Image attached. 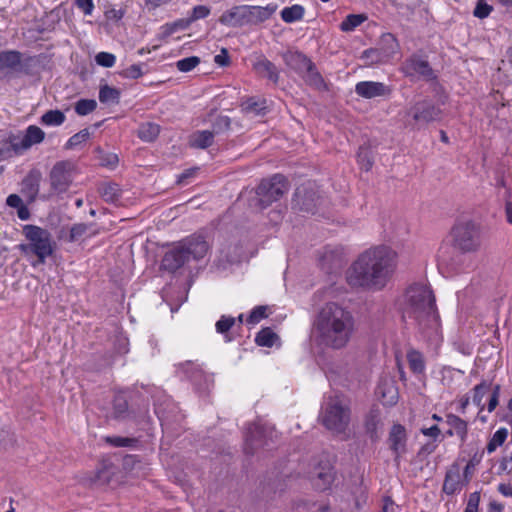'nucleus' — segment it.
<instances>
[{
    "label": "nucleus",
    "instance_id": "nucleus-20",
    "mask_svg": "<svg viewBox=\"0 0 512 512\" xmlns=\"http://www.w3.org/2000/svg\"><path fill=\"white\" fill-rule=\"evenodd\" d=\"M464 483L461 481L460 468L453 464L445 474L442 491L447 495H454L461 491Z\"/></svg>",
    "mask_w": 512,
    "mask_h": 512
},
{
    "label": "nucleus",
    "instance_id": "nucleus-50",
    "mask_svg": "<svg viewBox=\"0 0 512 512\" xmlns=\"http://www.w3.org/2000/svg\"><path fill=\"white\" fill-rule=\"evenodd\" d=\"M231 127V119L228 116L219 115L215 118V120L212 123V130L213 135H219L223 132H226Z\"/></svg>",
    "mask_w": 512,
    "mask_h": 512
},
{
    "label": "nucleus",
    "instance_id": "nucleus-22",
    "mask_svg": "<svg viewBox=\"0 0 512 512\" xmlns=\"http://www.w3.org/2000/svg\"><path fill=\"white\" fill-rule=\"evenodd\" d=\"M376 394L381 398L384 405L392 406L397 403L398 390L392 380H381L376 388Z\"/></svg>",
    "mask_w": 512,
    "mask_h": 512
},
{
    "label": "nucleus",
    "instance_id": "nucleus-55",
    "mask_svg": "<svg viewBox=\"0 0 512 512\" xmlns=\"http://www.w3.org/2000/svg\"><path fill=\"white\" fill-rule=\"evenodd\" d=\"M89 225L85 223H76L74 224L69 233L68 241L69 242H76L78 241L82 236H84L88 231Z\"/></svg>",
    "mask_w": 512,
    "mask_h": 512
},
{
    "label": "nucleus",
    "instance_id": "nucleus-7",
    "mask_svg": "<svg viewBox=\"0 0 512 512\" xmlns=\"http://www.w3.org/2000/svg\"><path fill=\"white\" fill-rule=\"evenodd\" d=\"M277 439L278 433L273 425L260 422L250 424L245 434V453L254 455L260 449H270Z\"/></svg>",
    "mask_w": 512,
    "mask_h": 512
},
{
    "label": "nucleus",
    "instance_id": "nucleus-59",
    "mask_svg": "<svg viewBox=\"0 0 512 512\" xmlns=\"http://www.w3.org/2000/svg\"><path fill=\"white\" fill-rule=\"evenodd\" d=\"M266 316H267L266 307L265 306H257L250 313L249 317L247 318V322L250 324H256L260 320L265 318Z\"/></svg>",
    "mask_w": 512,
    "mask_h": 512
},
{
    "label": "nucleus",
    "instance_id": "nucleus-1",
    "mask_svg": "<svg viewBox=\"0 0 512 512\" xmlns=\"http://www.w3.org/2000/svg\"><path fill=\"white\" fill-rule=\"evenodd\" d=\"M397 266V254L387 246L364 251L352 264L347 281L353 287L381 290Z\"/></svg>",
    "mask_w": 512,
    "mask_h": 512
},
{
    "label": "nucleus",
    "instance_id": "nucleus-19",
    "mask_svg": "<svg viewBox=\"0 0 512 512\" xmlns=\"http://www.w3.org/2000/svg\"><path fill=\"white\" fill-rule=\"evenodd\" d=\"M222 25L229 27H241L249 24L248 5L234 6L225 11L219 18Z\"/></svg>",
    "mask_w": 512,
    "mask_h": 512
},
{
    "label": "nucleus",
    "instance_id": "nucleus-4",
    "mask_svg": "<svg viewBox=\"0 0 512 512\" xmlns=\"http://www.w3.org/2000/svg\"><path fill=\"white\" fill-rule=\"evenodd\" d=\"M22 234L27 243H20L18 249L25 256L34 255L37 257V262L33 266L44 264L46 259L54 253L55 242L52 234L47 229L26 224L22 227Z\"/></svg>",
    "mask_w": 512,
    "mask_h": 512
},
{
    "label": "nucleus",
    "instance_id": "nucleus-53",
    "mask_svg": "<svg viewBox=\"0 0 512 512\" xmlns=\"http://www.w3.org/2000/svg\"><path fill=\"white\" fill-rule=\"evenodd\" d=\"M493 10V6L488 4L486 0H477L476 6L473 10V16L478 19H485Z\"/></svg>",
    "mask_w": 512,
    "mask_h": 512
},
{
    "label": "nucleus",
    "instance_id": "nucleus-16",
    "mask_svg": "<svg viewBox=\"0 0 512 512\" xmlns=\"http://www.w3.org/2000/svg\"><path fill=\"white\" fill-rule=\"evenodd\" d=\"M22 153L19 146V134L8 130H0V161Z\"/></svg>",
    "mask_w": 512,
    "mask_h": 512
},
{
    "label": "nucleus",
    "instance_id": "nucleus-17",
    "mask_svg": "<svg viewBox=\"0 0 512 512\" xmlns=\"http://www.w3.org/2000/svg\"><path fill=\"white\" fill-rule=\"evenodd\" d=\"M42 175L38 170H31L21 182V194L25 198L27 204L36 201L41 183Z\"/></svg>",
    "mask_w": 512,
    "mask_h": 512
},
{
    "label": "nucleus",
    "instance_id": "nucleus-24",
    "mask_svg": "<svg viewBox=\"0 0 512 512\" xmlns=\"http://www.w3.org/2000/svg\"><path fill=\"white\" fill-rule=\"evenodd\" d=\"M253 69L261 77L267 78L276 84L279 80V72L276 66L265 57H259L253 64Z\"/></svg>",
    "mask_w": 512,
    "mask_h": 512
},
{
    "label": "nucleus",
    "instance_id": "nucleus-58",
    "mask_svg": "<svg viewBox=\"0 0 512 512\" xmlns=\"http://www.w3.org/2000/svg\"><path fill=\"white\" fill-rule=\"evenodd\" d=\"M210 14L209 7L205 5H197L192 9L191 16L188 17L189 22L192 24L193 22L204 19Z\"/></svg>",
    "mask_w": 512,
    "mask_h": 512
},
{
    "label": "nucleus",
    "instance_id": "nucleus-54",
    "mask_svg": "<svg viewBox=\"0 0 512 512\" xmlns=\"http://www.w3.org/2000/svg\"><path fill=\"white\" fill-rule=\"evenodd\" d=\"M200 63V58L197 56H190L180 59L176 62V67L181 72H189L193 70Z\"/></svg>",
    "mask_w": 512,
    "mask_h": 512
},
{
    "label": "nucleus",
    "instance_id": "nucleus-18",
    "mask_svg": "<svg viewBox=\"0 0 512 512\" xmlns=\"http://www.w3.org/2000/svg\"><path fill=\"white\" fill-rule=\"evenodd\" d=\"M293 202L300 211L314 214L318 206L319 197L314 190L300 187L297 188L294 194Z\"/></svg>",
    "mask_w": 512,
    "mask_h": 512
},
{
    "label": "nucleus",
    "instance_id": "nucleus-38",
    "mask_svg": "<svg viewBox=\"0 0 512 512\" xmlns=\"http://www.w3.org/2000/svg\"><path fill=\"white\" fill-rule=\"evenodd\" d=\"M305 9L303 6L295 4L285 7L281 10V18L286 23H293L303 18Z\"/></svg>",
    "mask_w": 512,
    "mask_h": 512
},
{
    "label": "nucleus",
    "instance_id": "nucleus-3",
    "mask_svg": "<svg viewBox=\"0 0 512 512\" xmlns=\"http://www.w3.org/2000/svg\"><path fill=\"white\" fill-rule=\"evenodd\" d=\"M402 318L413 320L419 331L428 337L438 334L440 319L435 297L426 285L413 284L407 289L402 306Z\"/></svg>",
    "mask_w": 512,
    "mask_h": 512
},
{
    "label": "nucleus",
    "instance_id": "nucleus-32",
    "mask_svg": "<svg viewBox=\"0 0 512 512\" xmlns=\"http://www.w3.org/2000/svg\"><path fill=\"white\" fill-rule=\"evenodd\" d=\"M407 361L409 369L416 376L423 375L425 372L426 364L424 356L421 352L415 349H410L407 352Z\"/></svg>",
    "mask_w": 512,
    "mask_h": 512
},
{
    "label": "nucleus",
    "instance_id": "nucleus-52",
    "mask_svg": "<svg viewBox=\"0 0 512 512\" xmlns=\"http://www.w3.org/2000/svg\"><path fill=\"white\" fill-rule=\"evenodd\" d=\"M105 442L113 447H132L137 443V439L122 436H107Z\"/></svg>",
    "mask_w": 512,
    "mask_h": 512
},
{
    "label": "nucleus",
    "instance_id": "nucleus-31",
    "mask_svg": "<svg viewBox=\"0 0 512 512\" xmlns=\"http://www.w3.org/2000/svg\"><path fill=\"white\" fill-rule=\"evenodd\" d=\"M21 52L17 50H7L0 52V72L9 69L16 72L20 63Z\"/></svg>",
    "mask_w": 512,
    "mask_h": 512
},
{
    "label": "nucleus",
    "instance_id": "nucleus-61",
    "mask_svg": "<svg viewBox=\"0 0 512 512\" xmlns=\"http://www.w3.org/2000/svg\"><path fill=\"white\" fill-rule=\"evenodd\" d=\"M480 503V492L476 491L469 495V499L464 511L466 512H478Z\"/></svg>",
    "mask_w": 512,
    "mask_h": 512
},
{
    "label": "nucleus",
    "instance_id": "nucleus-33",
    "mask_svg": "<svg viewBox=\"0 0 512 512\" xmlns=\"http://www.w3.org/2000/svg\"><path fill=\"white\" fill-rule=\"evenodd\" d=\"M446 423L454 430L462 442L467 438L468 425L465 420L454 414H448L446 416Z\"/></svg>",
    "mask_w": 512,
    "mask_h": 512
},
{
    "label": "nucleus",
    "instance_id": "nucleus-60",
    "mask_svg": "<svg viewBox=\"0 0 512 512\" xmlns=\"http://www.w3.org/2000/svg\"><path fill=\"white\" fill-rule=\"evenodd\" d=\"M142 69L141 66L138 64H133L129 66L128 68L121 71L120 75L124 78L129 79H137L142 76Z\"/></svg>",
    "mask_w": 512,
    "mask_h": 512
},
{
    "label": "nucleus",
    "instance_id": "nucleus-14",
    "mask_svg": "<svg viewBox=\"0 0 512 512\" xmlns=\"http://www.w3.org/2000/svg\"><path fill=\"white\" fill-rule=\"evenodd\" d=\"M407 440L406 428L399 423L393 424L389 431L387 444L395 461H398L407 452Z\"/></svg>",
    "mask_w": 512,
    "mask_h": 512
},
{
    "label": "nucleus",
    "instance_id": "nucleus-51",
    "mask_svg": "<svg viewBox=\"0 0 512 512\" xmlns=\"http://www.w3.org/2000/svg\"><path fill=\"white\" fill-rule=\"evenodd\" d=\"M358 163L362 169L369 171L373 165L371 151L368 147L361 146L357 153Z\"/></svg>",
    "mask_w": 512,
    "mask_h": 512
},
{
    "label": "nucleus",
    "instance_id": "nucleus-46",
    "mask_svg": "<svg viewBox=\"0 0 512 512\" xmlns=\"http://www.w3.org/2000/svg\"><path fill=\"white\" fill-rule=\"evenodd\" d=\"M114 474V468L110 464H103L100 469L97 470L94 482L99 485L108 484Z\"/></svg>",
    "mask_w": 512,
    "mask_h": 512
},
{
    "label": "nucleus",
    "instance_id": "nucleus-57",
    "mask_svg": "<svg viewBox=\"0 0 512 512\" xmlns=\"http://www.w3.org/2000/svg\"><path fill=\"white\" fill-rule=\"evenodd\" d=\"M235 324V318L231 316H221V318L216 322V331L218 333L224 334L231 329V327Z\"/></svg>",
    "mask_w": 512,
    "mask_h": 512
},
{
    "label": "nucleus",
    "instance_id": "nucleus-44",
    "mask_svg": "<svg viewBox=\"0 0 512 512\" xmlns=\"http://www.w3.org/2000/svg\"><path fill=\"white\" fill-rule=\"evenodd\" d=\"M491 385L488 382H482L473 389V403L481 410L484 408L483 398L490 392Z\"/></svg>",
    "mask_w": 512,
    "mask_h": 512
},
{
    "label": "nucleus",
    "instance_id": "nucleus-21",
    "mask_svg": "<svg viewBox=\"0 0 512 512\" xmlns=\"http://www.w3.org/2000/svg\"><path fill=\"white\" fill-rule=\"evenodd\" d=\"M286 65L299 75H304L307 69H311L312 61L305 54L295 51L288 52L284 56Z\"/></svg>",
    "mask_w": 512,
    "mask_h": 512
},
{
    "label": "nucleus",
    "instance_id": "nucleus-49",
    "mask_svg": "<svg viewBox=\"0 0 512 512\" xmlns=\"http://www.w3.org/2000/svg\"><path fill=\"white\" fill-rule=\"evenodd\" d=\"M180 368L183 369L184 374L194 383L198 382L203 377V373L199 365L193 362L181 364Z\"/></svg>",
    "mask_w": 512,
    "mask_h": 512
},
{
    "label": "nucleus",
    "instance_id": "nucleus-41",
    "mask_svg": "<svg viewBox=\"0 0 512 512\" xmlns=\"http://www.w3.org/2000/svg\"><path fill=\"white\" fill-rule=\"evenodd\" d=\"M120 99V91L109 85H103L99 90V101L101 103H118Z\"/></svg>",
    "mask_w": 512,
    "mask_h": 512
},
{
    "label": "nucleus",
    "instance_id": "nucleus-30",
    "mask_svg": "<svg viewBox=\"0 0 512 512\" xmlns=\"http://www.w3.org/2000/svg\"><path fill=\"white\" fill-rule=\"evenodd\" d=\"M214 137L210 130H197L189 137V144L196 149H206L213 144Z\"/></svg>",
    "mask_w": 512,
    "mask_h": 512
},
{
    "label": "nucleus",
    "instance_id": "nucleus-11",
    "mask_svg": "<svg viewBox=\"0 0 512 512\" xmlns=\"http://www.w3.org/2000/svg\"><path fill=\"white\" fill-rule=\"evenodd\" d=\"M400 71L408 78L414 80L434 81L437 74L431 67L426 56L413 53L401 64Z\"/></svg>",
    "mask_w": 512,
    "mask_h": 512
},
{
    "label": "nucleus",
    "instance_id": "nucleus-37",
    "mask_svg": "<svg viewBox=\"0 0 512 512\" xmlns=\"http://www.w3.org/2000/svg\"><path fill=\"white\" fill-rule=\"evenodd\" d=\"M66 120L65 114L58 110H48L40 118V123L44 126H60Z\"/></svg>",
    "mask_w": 512,
    "mask_h": 512
},
{
    "label": "nucleus",
    "instance_id": "nucleus-40",
    "mask_svg": "<svg viewBox=\"0 0 512 512\" xmlns=\"http://www.w3.org/2000/svg\"><path fill=\"white\" fill-rule=\"evenodd\" d=\"M99 192L103 200L108 203H115L120 198V189L115 183L103 184Z\"/></svg>",
    "mask_w": 512,
    "mask_h": 512
},
{
    "label": "nucleus",
    "instance_id": "nucleus-42",
    "mask_svg": "<svg viewBox=\"0 0 512 512\" xmlns=\"http://www.w3.org/2000/svg\"><path fill=\"white\" fill-rule=\"evenodd\" d=\"M278 339L276 333H274L269 327L261 329L255 338V342L259 346L272 347L275 341Z\"/></svg>",
    "mask_w": 512,
    "mask_h": 512
},
{
    "label": "nucleus",
    "instance_id": "nucleus-6",
    "mask_svg": "<svg viewBox=\"0 0 512 512\" xmlns=\"http://www.w3.org/2000/svg\"><path fill=\"white\" fill-rule=\"evenodd\" d=\"M348 400L340 395L329 396L322 404L321 423L332 433H344L350 422Z\"/></svg>",
    "mask_w": 512,
    "mask_h": 512
},
{
    "label": "nucleus",
    "instance_id": "nucleus-36",
    "mask_svg": "<svg viewBox=\"0 0 512 512\" xmlns=\"http://www.w3.org/2000/svg\"><path fill=\"white\" fill-rule=\"evenodd\" d=\"M306 83L318 90H325L326 89V84L324 82V79L323 77L321 76V74L319 73V71L317 70L316 66L314 63H312L311 65V69H307L304 73V75H301Z\"/></svg>",
    "mask_w": 512,
    "mask_h": 512
},
{
    "label": "nucleus",
    "instance_id": "nucleus-2",
    "mask_svg": "<svg viewBox=\"0 0 512 512\" xmlns=\"http://www.w3.org/2000/svg\"><path fill=\"white\" fill-rule=\"evenodd\" d=\"M313 332L317 343L325 348H345L355 332L352 313L336 302H328L317 312L313 321Z\"/></svg>",
    "mask_w": 512,
    "mask_h": 512
},
{
    "label": "nucleus",
    "instance_id": "nucleus-12",
    "mask_svg": "<svg viewBox=\"0 0 512 512\" xmlns=\"http://www.w3.org/2000/svg\"><path fill=\"white\" fill-rule=\"evenodd\" d=\"M441 109L429 100H421L409 107L405 115L411 118V126H423L441 118Z\"/></svg>",
    "mask_w": 512,
    "mask_h": 512
},
{
    "label": "nucleus",
    "instance_id": "nucleus-35",
    "mask_svg": "<svg viewBox=\"0 0 512 512\" xmlns=\"http://www.w3.org/2000/svg\"><path fill=\"white\" fill-rule=\"evenodd\" d=\"M39 64L40 60L37 56H28L25 58L20 56V63L17 67L16 73L33 76L37 73Z\"/></svg>",
    "mask_w": 512,
    "mask_h": 512
},
{
    "label": "nucleus",
    "instance_id": "nucleus-27",
    "mask_svg": "<svg viewBox=\"0 0 512 512\" xmlns=\"http://www.w3.org/2000/svg\"><path fill=\"white\" fill-rule=\"evenodd\" d=\"M335 478L334 468L330 464L320 466L315 473V486L320 490L328 488Z\"/></svg>",
    "mask_w": 512,
    "mask_h": 512
},
{
    "label": "nucleus",
    "instance_id": "nucleus-43",
    "mask_svg": "<svg viewBox=\"0 0 512 512\" xmlns=\"http://www.w3.org/2000/svg\"><path fill=\"white\" fill-rule=\"evenodd\" d=\"M367 17L364 14H349L340 24V30L343 32L353 31L360 26Z\"/></svg>",
    "mask_w": 512,
    "mask_h": 512
},
{
    "label": "nucleus",
    "instance_id": "nucleus-62",
    "mask_svg": "<svg viewBox=\"0 0 512 512\" xmlns=\"http://www.w3.org/2000/svg\"><path fill=\"white\" fill-rule=\"evenodd\" d=\"M420 432L427 437H430L433 439L432 442H435L439 439L441 435V430L437 425H433L431 427H422L420 429Z\"/></svg>",
    "mask_w": 512,
    "mask_h": 512
},
{
    "label": "nucleus",
    "instance_id": "nucleus-9",
    "mask_svg": "<svg viewBox=\"0 0 512 512\" xmlns=\"http://www.w3.org/2000/svg\"><path fill=\"white\" fill-rule=\"evenodd\" d=\"M451 234L454 246L463 252H474L480 247L479 228L471 221L456 224Z\"/></svg>",
    "mask_w": 512,
    "mask_h": 512
},
{
    "label": "nucleus",
    "instance_id": "nucleus-63",
    "mask_svg": "<svg viewBox=\"0 0 512 512\" xmlns=\"http://www.w3.org/2000/svg\"><path fill=\"white\" fill-rule=\"evenodd\" d=\"M75 5L82 10L85 15H91L94 10L93 0H75Z\"/></svg>",
    "mask_w": 512,
    "mask_h": 512
},
{
    "label": "nucleus",
    "instance_id": "nucleus-34",
    "mask_svg": "<svg viewBox=\"0 0 512 512\" xmlns=\"http://www.w3.org/2000/svg\"><path fill=\"white\" fill-rule=\"evenodd\" d=\"M241 107L245 113L252 115H264L267 110L266 101L254 97L243 101Z\"/></svg>",
    "mask_w": 512,
    "mask_h": 512
},
{
    "label": "nucleus",
    "instance_id": "nucleus-25",
    "mask_svg": "<svg viewBox=\"0 0 512 512\" xmlns=\"http://www.w3.org/2000/svg\"><path fill=\"white\" fill-rule=\"evenodd\" d=\"M320 263L323 269L331 270L342 265V252L338 248L325 247L321 256Z\"/></svg>",
    "mask_w": 512,
    "mask_h": 512
},
{
    "label": "nucleus",
    "instance_id": "nucleus-28",
    "mask_svg": "<svg viewBox=\"0 0 512 512\" xmlns=\"http://www.w3.org/2000/svg\"><path fill=\"white\" fill-rule=\"evenodd\" d=\"M383 423L380 417V413L378 410H372L368 414L365 420V428L368 433L370 439L372 441H377L380 438L379 431L382 428Z\"/></svg>",
    "mask_w": 512,
    "mask_h": 512
},
{
    "label": "nucleus",
    "instance_id": "nucleus-5",
    "mask_svg": "<svg viewBox=\"0 0 512 512\" xmlns=\"http://www.w3.org/2000/svg\"><path fill=\"white\" fill-rule=\"evenodd\" d=\"M208 251V244L201 236H192L184 240L179 246L167 251L162 259L163 269L175 272L191 258L202 259Z\"/></svg>",
    "mask_w": 512,
    "mask_h": 512
},
{
    "label": "nucleus",
    "instance_id": "nucleus-45",
    "mask_svg": "<svg viewBox=\"0 0 512 512\" xmlns=\"http://www.w3.org/2000/svg\"><path fill=\"white\" fill-rule=\"evenodd\" d=\"M507 436H508V431L506 428L498 429L493 434V436L491 437V439L489 440V442L486 446L487 452L489 454L493 453L499 446H501L505 442Z\"/></svg>",
    "mask_w": 512,
    "mask_h": 512
},
{
    "label": "nucleus",
    "instance_id": "nucleus-15",
    "mask_svg": "<svg viewBox=\"0 0 512 512\" xmlns=\"http://www.w3.org/2000/svg\"><path fill=\"white\" fill-rule=\"evenodd\" d=\"M355 93L364 99L388 97L392 93V88L383 82L360 81L355 85Z\"/></svg>",
    "mask_w": 512,
    "mask_h": 512
},
{
    "label": "nucleus",
    "instance_id": "nucleus-10",
    "mask_svg": "<svg viewBox=\"0 0 512 512\" xmlns=\"http://www.w3.org/2000/svg\"><path fill=\"white\" fill-rule=\"evenodd\" d=\"M74 164L70 161H59L54 164L49 173V182L51 192L46 196H41L46 200L52 195H61L66 193L73 182Z\"/></svg>",
    "mask_w": 512,
    "mask_h": 512
},
{
    "label": "nucleus",
    "instance_id": "nucleus-8",
    "mask_svg": "<svg viewBox=\"0 0 512 512\" xmlns=\"http://www.w3.org/2000/svg\"><path fill=\"white\" fill-rule=\"evenodd\" d=\"M289 186L283 175L276 174L269 179H264L256 189L257 201L261 209L278 201L288 192Z\"/></svg>",
    "mask_w": 512,
    "mask_h": 512
},
{
    "label": "nucleus",
    "instance_id": "nucleus-23",
    "mask_svg": "<svg viewBox=\"0 0 512 512\" xmlns=\"http://www.w3.org/2000/svg\"><path fill=\"white\" fill-rule=\"evenodd\" d=\"M45 138L44 131L36 125L27 127L25 134H19V146L22 152L28 150L31 146L41 143Z\"/></svg>",
    "mask_w": 512,
    "mask_h": 512
},
{
    "label": "nucleus",
    "instance_id": "nucleus-56",
    "mask_svg": "<svg viewBox=\"0 0 512 512\" xmlns=\"http://www.w3.org/2000/svg\"><path fill=\"white\" fill-rule=\"evenodd\" d=\"M95 61L102 67L110 68L115 64L116 57L112 53L99 52L95 57Z\"/></svg>",
    "mask_w": 512,
    "mask_h": 512
},
{
    "label": "nucleus",
    "instance_id": "nucleus-64",
    "mask_svg": "<svg viewBox=\"0 0 512 512\" xmlns=\"http://www.w3.org/2000/svg\"><path fill=\"white\" fill-rule=\"evenodd\" d=\"M499 394H500V387H499V385H496L493 388V391L491 393V396H490V399L488 402V411L489 412H492L497 407Z\"/></svg>",
    "mask_w": 512,
    "mask_h": 512
},
{
    "label": "nucleus",
    "instance_id": "nucleus-13",
    "mask_svg": "<svg viewBox=\"0 0 512 512\" xmlns=\"http://www.w3.org/2000/svg\"><path fill=\"white\" fill-rule=\"evenodd\" d=\"M382 43L387 45L386 48H369L362 52L361 60L367 66L386 63L397 52L398 44L396 39L387 34L382 38Z\"/></svg>",
    "mask_w": 512,
    "mask_h": 512
},
{
    "label": "nucleus",
    "instance_id": "nucleus-39",
    "mask_svg": "<svg viewBox=\"0 0 512 512\" xmlns=\"http://www.w3.org/2000/svg\"><path fill=\"white\" fill-rule=\"evenodd\" d=\"M160 133L159 125L151 122H146L140 125L138 129V136L145 142L154 141Z\"/></svg>",
    "mask_w": 512,
    "mask_h": 512
},
{
    "label": "nucleus",
    "instance_id": "nucleus-48",
    "mask_svg": "<svg viewBox=\"0 0 512 512\" xmlns=\"http://www.w3.org/2000/svg\"><path fill=\"white\" fill-rule=\"evenodd\" d=\"M90 137V131L88 128L80 130L78 133L71 136L65 144V149H74L84 142H86Z\"/></svg>",
    "mask_w": 512,
    "mask_h": 512
},
{
    "label": "nucleus",
    "instance_id": "nucleus-29",
    "mask_svg": "<svg viewBox=\"0 0 512 512\" xmlns=\"http://www.w3.org/2000/svg\"><path fill=\"white\" fill-rule=\"evenodd\" d=\"M276 11L275 6L268 5L262 6H249L248 5V19L249 24L260 23L268 20Z\"/></svg>",
    "mask_w": 512,
    "mask_h": 512
},
{
    "label": "nucleus",
    "instance_id": "nucleus-26",
    "mask_svg": "<svg viewBox=\"0 0 512 512\" xmlns=\"http://www.w3.org/2000/svg\"><path fill=\"white\" fill-rule=\"evenodd\" d=\"M132 414L127 399L122 394L115 395L112 402L111 417L116 420H127L132 418Z\"/></svg>",
    "mask_w": 512,
    "mask_h": 512
},
{
    "label": "nucleus",
    "instance_id": "nucleus-47",
    "mask_svg": "<svg viewBox=\"0 0 512 512\" xmlns=\"http://www.w3.org/2000/svg\"><path fill=\"white\" fill-rule=\"evenodd\" d=\"M97 107V102L94 99H80L75 103V112L80 116H85L92 113Z\"/></svg>",
    "mask_w": 512,
    "mask_h": 512
}]
</instances>
